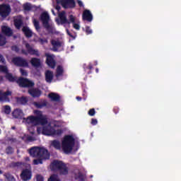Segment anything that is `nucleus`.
<instances>
[{"label": "nucleus", "instance_id": "obj_37", "mask_svg": "<svg viewBox=\"0 0 181 181\" xmlns=\"http://www.w3.org/2000/svg\"><path fill=\"white\" fill-rule=\"evenodd\" d=\"M33 24H34V26L36 29V30H40V25L39 24V21L36 19H34L33 20Z\"/></svg>", "mask_w": 181, "mask_h": 181}, {"label": "nucleus", "instance_id": "obj_20", "mask_svg": "<svg viewBox=\"0 0 181 181\" xmlns=\"http://www.w3.org/2000/svg\"><path fill=\"white\" fill-rule=\"evenodd\" d=\"M30 63L33 67H35L36 69H39V67H41L42 66L40 59L36 57L31 58Z\"/></svg>", "mask_w": 181, "mask_h": 181}, {"label": "nucleus", "instance_id": "obj_62", "mask_svg": "<svg viewBox=\"0 0 181 181\" xmlns=\"http://www.w3.org/2000/svg\"><path fill=\"white\" fill-rule=\"evenodd\" d=\"M3 172L2 170H0V175H2Z\"/></svg>", "mask_w": 181, "mask_h": 181}, {"label": "nucleus", "instance_id": "obj_42", "mask_svg": "<svg viewBox=\"0 0 181 181\" xmlns=\"http://www.w3.org/2000/svg\"><path fill=\"white\" fill-rule=\"evenodd\" d=\"M20 72L21 76H24V77H27L28 76V71H26V70L21 68L20 69Z\"/></svg>", "mask_w": 181, "mask_h": 181}, {"label": "nucleus", "instance_id": "obj_17", "mask_svg": "<svg viewBox=\"0 0 181 181\" xmlns=\"http://www.w3.org/2000/svg\"><path fill=\"white\" fill-rule=\"evenodd\" d=\"M83 21H86L87 22H93V14L90 10L86 9L82 14Z\"/></svg>", "mask_w": 181, "mask_h": 181}, {"label": "nucleus", "instance_id": "obj_8", "mask_svg": "<svg viewBox=\"0 0 181 181\" xmlns=\"http://www.w3.org/2000/svg\"><path fill=\"white\" fill-rule=\"evenodd\" d=\"M34 114L37 115V125H47V117L46 115H43L42 111L35 110Z\"/></svg>", "mask_w": 181, "mask_h": 181}, {"label": "nucleus", "instance_id": "obj_9", "mask_svg": "<svg viewBox=\"0 0 181 181\" xmlns=\"http://www.w3.org/2000/svg\"><path fill=\"white\" fill-rule=\"evenodd\" d=\"M11 6L8 4H3L0 5V16L1 18H8L11 15Z\"/></svg>", "mask_w": 181, "mask_h": 181}, {"label": "nucleus", "instance_id": "obj_60", "mask_svg": "<svg viewBox=\"0 0 181 181\" xmlns=\"http://www.w3.org/2000/svg\"><path fill=\"white\" fill-rule=\"evenodd\" d=\"M98 63L97 62H95V65L97 66Z\"/></svg>", "mask_w": 181, "mask_h": 181}, {"label": "nucleus", "instance_id": "obj_58", "mask_svg": "<svg viewBox=\"0 0 181 181\" xmlns=\"http://www.w3.org/2000/svg\"><path fill=\"white\" fill-rule=\"evenodd\" d=\"M20 165H21V163H16V166H20Z\"/></svg>", "mask_w": 181, "mask_h": 181}, {"label": "nucleus", "instance_id": "obj_36", "mask_svg": "<svg viewBox=\"0 0 181 181\" xmlns=\"http://www.w3.org/2000/svg\"><path fill=\"white\" fill-rule=\"evenodd\" d=\"M0 71L1 73H5V74L9 72V71H8V67L4 65H0Z\"/></svg>", "mask_w": 181, "mask_h": 181}, {"label": "nucleus", "instance_id": "obj_46", "mask_svg": "<svg viewBox=\"0 0 181 181\" xmlns=\"http://www.w3.org/2000/svg\"><path fill=\"white\" fill-rule=\"evenodd\" d=\"M86 35H91V33H93V30H91V28H90L89 26H86Z\"/></svg>", "mask_w": 181, "mask_h": 181}, {"label": "nucleus", "instance_id": "obj_57", "mask_svg": "<svg viewBox=\"0 0 181 181\" xmlns=\"http://www.w3.org/2000/svg\"><path fill=\"white\" fill-rule=\"evenodd\" d=\"M25 160L28 162V161L30 160V158H29V157H27V158H25Z\"/></svg>", "mask_w": 181, "mask_h": 181}, {"label": "nucleus", "instance_id": "obj_35", "mask_svg": "<svg viewBox=\"0 0 181 181\" xmlns=\"http://www.w3.org/2000/svg\"><path fill=\"white\" fill-rule=\"evenodd\" d=\"M5 153H6V155H12V153H13V148H12V146H7L6 148Z\"/></svg>", "mask_w": 181, "mask_h": 181}, {"label": "nucleus", "instance_id": "obj_44", "mask_svg": "<svg viewBox=\"0 0 181 181\" xmlns=\"http://www.w3.org/2000/svg\"><path fill=\"white\" fill-rule=\"evenodd\" d=\"M85 70H93V64H89L88 66L85 68ZM91 71H88V74H91Z\"/></svg>", "mask_w": 181, "mask_h": 181}, {"label": "nucleus", "instance_id": "obj_24", "mask_svg": "<svg viewBox=\"0 0 181 181\" xmlns=\"http://www.w3.org/2000/svg\"><path fill=\"white\" fill-rule=\"evenodd\" d=\"M53 71L47 70L45 71V81L47 83H50L53 81Z\"/></svg>", "mask_w": 181, "mask_h": 181}, {"label": "nucleus", "instance_id": "obj_55", "mask_svg": "<svg viewBox=\"0 0 181 181\" xmlns=\"http://www.w3.org/2000/svg\"><path fill=\"white\" fill-rule=\"evenodd\" d=\"M55 9H56L57 11H58V12H59V11H60V9H62V7H60V6L57 5V6H56Z\"/></svg>", "mask_w": 181, "mask_h": 181}, {"label": "nucleus", "instance_id": "obj_29", "mask_svg": "<svg viewBox=\"0 0 181 181\" xmlns=\"http://www.w3.org/2000/svg\"><path fill=\"white\" fill-rule=\"evenodd\" d=\"M22 25H23V21H22V19H15L14 20V26L17 28V29H21V28H22Z\"/></svg>", "mask_w": 181, "mask_h": 181}, {"label": "nucleus", "instance_id": "obj_38", "mask_svg": "<svg viewBox=\"0 0 181 181\" xmlns=\"http://www.w3.org/2000/svg\"><path fill=\"white\" fill-rule=\"evenodd\" d=\"M71 23H73V28L74 29H76V30H80V25L78 23H76V18L74 17V21L71 22Z\"/></svg>", "mask_w": 181, "mask_h": 181}, {"label": "nucleus", "instance_id": "obj_34", "mask_svg": "<svg viewBox=\"0 0 181 181\" xmlns=\"http://www.w3.org/2000/svg\"><path fill=\"white\" fill-rule=\"evenodd\" d=\"M6 45V37L0 34V46H5Z\"/></svg>", "mask_w": 181, "mask_h": 181}, {"label": "nucleus", "instance_id": "obj_27", "mask_svg": "<svg viewBox=\"0 0 181 181\" xmlns=\"http://www.w3.org/2000/svg\"><path fill=\"white\" fill-rule=\"evenodd\" d=\"M5 77L6 80H8V81H9L10 83H15V81H16V77L13 76V75H12V74L9 72L8 74H6Z\"/></svg>", "mask_w": 181, "mask_h": 181}, {"label": "nucleus", "instance_id": "obj_31", "mask_svg": "<svg viewBox=\"0 0 181 181\" xmlns=\"http://www.w3.org/2000/svg\"><path fill=\"white\" fill-rule=\"evenodd\" d=\"M4 176L7 181H16L15 177H13V175H11L9 173H5Z\"/></svg>", "mask_w": 181, "mask_h": 181}, {"label": "nucleus", "instance_id": "obj_30", "mask_svg": "<svg viewBox=\"0 0 181 181\" xmlns=\"http://www.w3.org/2000/svg\"><path fill=\"white\" fill-rule=\"evenodd\" d=\"M52 146H53L55 149H60L61 145H60V141L58 140H54L51 143Z\"/></svg>", "mask_w": 181, "mask_h": 181}, {"label": "nucleus", "instance_id": "obj_63", "mask_svg": "<svg viewBox=\"0 0 181 181\" xmlns=\"http://www.w3.org/2000/svg\"><path fill=\"white\" fill-rule=\"evenodd\" d=\"M1 134H2V130H1V129H0V135H1Z\"/></svg>", "mask_w": 181, "mask_h": 181}, {"label": "nucleus", "instance_id": "obj_50", "mask_svg": "<svg viewBox=\"0 0 181 181\" xmlns=\"http://www.w3.org/2000/svg\"><path fill=\"white\" fill-rule=\"evenodd\" d=\"M66 33L67 35L70 37H72V39H74L75 37L74 35H73V34L71 33H70V31L69 30V29H66Z\"/></svg>", "mask_w": 181, "mask_h": 181}, {"label": "nucleus", "instance_id": "obj_16", "mask_svg": "<svg viewBox=\"0 0 181 181\" xmlns=\"http://www.w3.org/2000/svg\"><path fill=\"white\" fill-rule=\"evenodd\" d=\"M25 47L28 53L31 56H36L37 57H40V52H39V50L33 49V47H32L29 43L25 44Z\"/></svg>", "mask_w": 181, "mask_h": 181}, {"label": "nucleus", "instance_id": "obj_32", "mask_svg": "<svg viewBox=\"0 0 181 181\" xmlns=\"http://www.w3.org/2000/svg\"><path fill=\"white\" fill-rule=\"evenodd\" d=\"M23 10L29 12L30 11H32V4H30V3H25L23 4Z\"/></svg>", "mask_w": 181, "mask_h": 181}, {"label": "nucleus", "instance_id": "obj_10", "mask_svg": "<svg viewBox=\"0 0 181 181\" xmlns=\"http://www.w3.org/2000/svg\"><path fill=\"white\" fill-rule=\"evenodd\" d=\"M12 62L17 67H29V63L25 59L22 57H16L13 58Z\"/></svg>", "mask_w": 181, "mask_h": 181}, {"label": "nucleus", "instance_id": "obj_23", "mask_svg": "<svg viewBox=\"0 0 181 181\" xmlns=\"http://www.w3.org/2000/svg\"><path fill=\"white\" fill-rule=\"evenodd\" d=\"M48 97L50 98L51 101H54L55 103L60 102V95H59V93H50Z\"/></svg>", "mask_w": 181, "mask_h": 181}, {"label": "nucleus", "instance_id": "obj_19", "mask_svg": "<svg viewBox=\"0 0 181 181\" xmlns=\"http://www.w3.org/2000/svg\"><path fill=\"white\" fill-rule=\"evenodd\" d=\"M33 105L37 108L38 110H42V108H45V107H47V100H41L40 102H33Z\"/></svg>", "mask_w": 181, "mask_h": 181}, {"label": "nucleus", "instance_id": "obj_6", "mask_svg": "<svg viewBox=\"0 0 181 181\" xmlns=\"http://www.w3.org/2000/svg\"><path fill=\"white\" fill-rule=\"evenodd\" d=\"M58 16L59 19L56 20L58 25H70L71 22H74V16L70 15L68 20L66 16V11H62L58 14Z\"/></svg>", "mask_w": 181, "mask_h": 181}, {"label": "nucleus", "instance_id": "obj_22", "mask_svg": "<svg viewBox=\"0 0 181 181\" xmlns=\"http://www.w3.org/2000/svg\"><path fill=\"white\" fill-rule=\"evenodd\" d=\"M22 32L24 33L25 37L28 39L33 36V32L28 26H23L22 28Z\"/></svg>", "mask_w": 181, "mask_h": 181}, {"label": "nucleus", "instance_id": "obj_47", "mask_svg": "<svg viewBox=\"0 0 181 181\" xmlns=\"http://www.w3.org/2000/svg\"><path fill=\"white\" fill-rule=\"evenodd\" d=\"M91 125H97L98 124V121L97 120V119H91V122H90Z\"/></svg>", "mask_w": 181, "mask_h": 181}, {"label": "nucleus", "instance_id": "obj_14", "mask_svg": "<svg viewBox=\"0 0 181 181\" xmlns=\"http://www.w3.org/2000/svg\"><path fill=\"white\" fill-rule=\"evenodd\" d=\"M12 116L16 119H23L25 118V114L23 110L20 108H16L12 112Z\"/></svg>", "mask_w": 181, "mask_h": 181}, {"label": "nucleus", "instance_id": "obj_2", "mask_svg": "<svg viewBox=\"0 0 181 181\" xmlns=\"http://www.w3.org/2000/svg\"><path fill=\"white\" fill-rule=\"evenodd\" d=\"M17 84L21 88H28V94L33 97V98H39L42 95V90L35 87V82L23 77H20L17 80Z\"/></svg>", "mask_w": 181, "mask_h": 181}, {"label": "nucleus", "instance_id": "obj_15", "mask_svg": "<svg viewBox=\"0 0 181 181\" xmlns=\"http://www.w3.org/2000/svg\"><path fill=\"white\" fill-rule=\"evenodd\" d=\"M21 178L24 181L30 180L32 179V171L28 168L23 170L21 174Z\"/></svg>", "mask_w": 181, "mask_h": 181}, {"label": "nucleus", "instance_id": "obj_59", "mask_svg": "<svg viewBox=\"0 0 181 181\" xmlns=\"http://www.w3.org/2000/svg\"><path fill=\"white\" fill-rule=\"evenodd\" d=\"M95 71H96V73H98V68L95 69Z\"/></svg>", "mask_w": 181, "mask_h": 181}, {"label": "nucleus", "instance_id": "obj_54", "mask_svg": "<svg viewBox=\"0 0 181 181\" xmlns=\"http://www.w3.org/2000/svg\"><path fill=\"white\" fill-rule=\"evenodd\" d=\"M21 53H22V54H25V56H28V52L25 49H21Z\"/></svg>", "mask_w": 181, "mask_h": 181}, {"label": "nucleus", "instance_id": "obj_28", "mask_svg": "<svg viewBox=\"0 0 181 181\" xmlns=\"http://www.w3.org/2000/svg\"><path fill=\"white\" fill-rule=\"evenodd\" d=\"M63 73H64V70L63 69V66L62 65H59L57 67V73H56V77H62L63 76Z\"/></svg>", "mask_w": 181, "mask_h": 181}, {"label": "nucleus", "instance_id": "obj_39", "mask_svg": "<svg viewBox=\"0 0 181 181\" xmlns=\"http://www.w3.org/2000/svg\"><path fill=\"white\" fill-rule=\"evenodd\" d=\"M52 45L54 46V47H60L62 46V43L56 40L52 41Z\"/></svg>", "mask_w": 181, "mask_h": 181}, {"label": "nucleus", "instance_id": "obj_33", "mask_svg": "<svg viewBox=\"0 0 181 181\" xmlns=\"http://www.w3.org/2000/svg\"><path fill=\"white\" fill-rule=\"evenodd\" d=\"M23 139L26 142H33V141H35V138L29 135H24V136L23 137Z\"/></svg>", "mask_w": 181, "mask_h": 181}, {"label": "nucleus", "instance_id": "obj_1", "mask_svg": "<svg viewBox=\"0 0 181 181\" xmlns=\"http://www.w3.org/2000/svg\"><path fill=\"white\" fill-rule=\"evenodd\" d=\"M29 153L33 158H37L33 160L34 165H42L44 160L50 159V153L45 147H33Z\"/></svg>", "mask_w": 181, "mask_h": 181}, {"label": "nucleus", "instance_id": "obj_12", "mask_svg": "<svg viewBox=\"0 0 181 181\" xmlns=\"http://www.w3.org/2000/svg\"><path fill=\"white\" fill-rule=\"evenodd\" d=\"M61 5L64 9L76 8L74 0H61Z\"/></svg>", "mask_w": 181, "mask_h": 181}, {"label": "nucleus", "instance_id": "obj_49", "mask_svg": "<svg viewBox=\"0 0 181 181\" xmlns=\"http://www.w3.org/2000/svg\"><path fill=\"white\" fill-rule=\"evenodd\" d=\"M39 42L41 43V45H45V43H47V39L40 38Z\"/></svg>", "mask_w": 181, "mask_h": 181}, {"label": "nucleus", "instance_id": "obj_25", "mask_svg": "<svg viewBox=\"0 0 181 181\" xmlns=\"http://www.w3.org/2000/svg\"><path fill=\"white\" fill-rule=\"evenodd\" d=\"M28 101H29V99H28V97H25V96L17 98V103L18 104H21V105H26Z\"/></svg>", "mask_w": 181, "mask_h": 181}, {"label": "nucleus", "instance_id": "obj_13", "mask_svg": "<svg viewBox=\"0 0 181 181\" xmlns=\"http://www.w3.org/2000/svg\"><path fill=\"white\" fill-rule=\"evenodd\" d=\"M8 95H12V92L10 90H7L6 92H2V90H0V101L1 103H9L11 100L8 97Z\"/></svg>", "mask_w": 181, "mask_h": 181}, {"label": "nucleus", "instance_id": "obj_5", "mask_svg": "<svg viewBox=\"0 0 181 181\" xmlns=\"http://www.w3.org/2000/svg\"><path fill=\"white\" fill-rule=\"evenodd\" d=\"M52 169L53 170H57L60 175L66 176L69 175V168L63 161L59 160H54L51 163Z\"/></svg>", "mask_w": 181, "mask_h": 181}, {"label": "nucleus", "instance_id": "obj_45", "mask_svg": "<svg viewBox=\"0 0 181 181\" xmlns=\"http://www.w3.org/2000/svg\"><path fill=\"white\" fill-rule=\"evenodd\" d=\"M11 50L13 52H16V53H19V47L16 45H13L11 47Z\"/></svg>", "mask_w": 181, "mask_h": 181}, {"label": "nucleus", "instance_id": "obj_61", "mask_svg": "<svg viewBox=\"0 0 181 181\" xmlns=\"http://www.w3.org/2000/svg\"><path fill=\"white\" fill-rule=\"evenodd\" d=\"M52 13H54V15H56V14L54 13V10H52Z\"/></svg>", "mask_w": 181, "mask_h": 181}, {"label": "nucleus", "instance_id": "obj_41", "mask_svg": "<svg viewBox=\"0 0 181 181\" xmlns=\"http://www.w3.org/2000/svg\"><path fill=\"white\" fill-rule=\"evenodd\" d=\"M48 181H60V180L57 178V176L56 175H52L48 179Z\"/></svg>", "mask_w": 181, "mask_h": 181}, {"label": "nucleus", "instance_id": "obj_3", "mask_svg": "<svg viewBox=\"0 0 181 181\" xmlns=\"http://www.w3.org/2000/svg\"><path fill=\"white\" fill-rule=\"evenodd\" d=\"M54 128H60V125L54 124L53 126L49 123L47 126H43L42 127H37V132L38 135L42 134V135H47V136H59L63 134V130Z\"/></svg>", "mask_w": 181, "mask_h": 181}, {"label": "nucleus", "instance_id": "obj_18", "mask_svg": "<svg viewBox=\"0 0 181 181\" xmlns=\"http://www.w3.org/2000/svg\"><path fill=\"white\" fill-rule=\"evenodd\" d=\"M1 33L4 36H7L8 37H11L13 35V30L6 25L1 26Z\"/></svg>", "mask_w": 181, "mask_h": 181}, {"label": "nucleus", "instance_id": "obj_56", "mask_svg": "<svg viewBox=\"0 0 181 181\" xmlns=\"http://www.w3.org/2000/svg\"><path fill=\"white\" fill-rule=\"evenodd\" d=\"M76 100L78 101H81V97H80V96L76 97Z\"/></svg>", "mask_w": 181, "mask_h": 181}, {"label": "nucleus", "instance_id": "obj_26", "mask_svg": "<svg viewBox=\"0 0 181 181\" xmlns=\"http://www.w3.org/2000/svg\"><path fill=\"white\" fill-rule=\"evenodd\" d=\"M74 179L75 180L78 181H86V176L81 172H78V173L74 174Z\"/></svg>", "mask_w": 181, "mask_h": 181}, {"label": "nucleus", "instance_id": "obj_40", "mask_svg": "<svg viewBox=\"0 0 181 181\" xmlns=\"http://www.w3.org/2000/svg\"><path fill=\"white\" fill-rule=\"evenodd\" d=\"M4 113L6 114L7 115H9V114H11V106H4Z\"/></svg>", "mask_w": 181, "mask_h": 181}, {"label": "nucleus", "instance_id": "obj_7", "mask_svg": "<svg viewBox=\"0 0 181 181\" xmlns=\"http://www.w3.org/2000/svg\"><path fill=\"white\" fill-rule=\"evenodd\" d=\"M40 19L42 21L44 28L47 29L49 33H53V27L49 24V21H50V16H49V13H47V12L42 13Z\"/></svg>", "mask_w": 181, "mask_h": 181}, {"label": "nucleus", "instance_id": "obj_11", "mask_svg": "<svg viewBox=\"0 0 181 181\" xmlns=\"http://www.w3.org/2000/svg\"><path fill=\"white\" fill-rule=\"evenodd\" d=\"M46 61L45 63L47 64L50 69H54L56 67V60H54V56L53 54H49V53H45Z\"/></svg>", "mask_w": 181, "mask_h": 181}, {"label": "nucleus", "instance_id": "obj_21", "mask_svg": "<svg viewBox=\"0 0 181 181\" xmlns=\"http://www.w3.org/2000/svg\"><path fill=\"white\" fill-rule=\"evenodd\" d=\"M23 119L28 124H32V125H37V116L31 115V116H29L27 118L24 117Z\"/></svg>", "mask_w": 181, "mask_h": 181}, {"label": "nucleus", "instance_id": "obj_48", "mask_svg": "<svg viewBox=\"0 0 181 181\" xmlns=\"http://www.w3.org/2000/svg\"><path fill=\"white\" fill-rule=\"evenodd\" d=\"M0 62L3 64H6V62L5 61V58L2 54H0Z\"/></svg>", "mask_w": 181, "mask_h": 181}, {"label": "nucleus", "instance_id": "obj_43", "mask_svg": "<svg viewBox=\"0 0 181 181\" xmlns=\"http://www.w3.org/2000/svg\"><path fill=\"white\" fill-rule=\"evenodd\" d=\"M88 115H90V117H94V115H95V109L92 108L90 109L88 112Z\"/></svg>", "mask_w": 181, "mask_h": 181}, {"label": "nucleus", "instance_id": "obj_4", "mask_svg": "<svg viewBox=\"0 0 181 181\" xmlns=\"http://www.w3.org/2000/svg\"><path fill=\"white\" fill-rule=\"evenodd\" d=\"M75 144L76 140L74 139V136L72 135L65 136L62 141V150L64 153H70L73 151Z\"/></svg>", "mask_w": 181, "mask_h": 181}, {"label": "nucleus", "instance_id": "obj_53", "mask_svg": "<svg viewBox=\"0 0 181 181\" xmlns=\"http://www.w3.org/2000/svg\"><path fill=\"white\" fill-rule=\"evenodd\" d=\"M77 4L78 5V6H80V8H83V6H84V5L83 4V1L78 0L77 1Z\"/></svg>", "mask_w": 181, "mask_h": 181}, {"label": "nucleus", "instance_id": "obj_52", "mask_svg": "<svg viewBox=\"0 0 181 181\" xmlns=\"http://www.w3.org/2000/svg\"><path fill=\"white\" fill-rule=\"evenodd\" d=\"M37 181H44L43 176H42V175H37Z\"/></svg>", "mask_w": 181, "mask_h": 181}, {"label": "nucleus", "instance_id": "obj_51", "mask_svg": "<svg viewBox=\"0 0 181 181\" xmlns=\"http://www.w3.org/2000/svg\"><path fill=\"white\" fill-rule=\"evenodd\" d=\"M113 112H115V114H118V112H119V107H115L113 108Z\"/></svg>", "mask_w": 181, "mask_h": 181}]
</instances>
